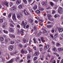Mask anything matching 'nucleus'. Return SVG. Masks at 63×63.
Returning a JSON list of instances; mask_svg holds the SVG:
<instances>
[{
    "mask_svg": "<svg viewBox=\"0 0 63 63\" xmlns=\"http://www.w3.org/2000/svg\"><path fill=\"white\" fill-rule=\"evenodd\" d=\"M21 34L24 35V30L23 29H21L20 31Z\"/></svg>",
    "mask_w": 63,
    "mask_h": 63,
    "instance_id": "4",
    "label": "nucleus"
},
{
    "mask_svg": "<svg viewBox=\"0 0 63 63\" xmlns=\"http://www.w3.org/2000/svg\"><path fill=\"white\" fill-rule=\"evenodd\" d=\"M24 53H27V51L26 50H25L24 51Z\"/></svg>",
    "mask_w": 63,
    "mask_h": 63,
    "instance_id": "56",
    "label": "nucleus"
},
{
    "mask_svg": "<svg viewBox=\"0 0 63 63\" xmlns=\"http://www.w3.org/2000/svg\"><path fill=\"white\" fill-rule=\"evenodd\" d=\"M17 26L18 28H20V26L18 24L17 25Z\"/></svg>",
    "mask_w": 63,
    "mask_h": 63,
    "instance_id": "53",
    "label": "nucleus"
},
{
    "mask_svg": "<svg viewBox=\"0 0 63 63\" xmlns=\"http://www.w3.org/2000/svg\"><path fill=\"white\" fill-rule=\"evenodd\" d=\"M42 5H44L45 6H47V3L45 1H43L42 2Z\"/></svg>",
    "mask_w": 63,
    "mask_h": 63,
    "instance_id": "5",
    "label": "nucleus"
},
{
    "mask_svg": "<svg viewBox=\"0 0 63 63\" xmlns=\"http://www.w3.org/2000/svg\"><path fill=\"white\" fill-rule=\"evenodd\" d=\"M3 22V20L2 19H0V23H2Z\"/></svg>",
    "mask_w": 63,
    "mask_h": 63,
    "instance_id": "49",
    "label": "nucleus"
},
{
    "mask_svg": "<svg viewBox=\"0 0 63 63\" xmlns=\"http://www.w3.org/2000/svg\"><path fill=\"white\" fill-rule=\"evenodd\" d=\"M50 36L52 37V38H53V35H52V34H50Z\"/></svg>",
    "mask_w": 63,
    "mask_h": 63,
    "instance_id": "60",
    "label": "nucleus"
},
{
    "mask_svg": "<svg viewBox=\"0 0 63 63\" xmlns=\"http://www.w3.org/2000/svg\"><path fill=\"white\" fill-rule=\"evenodd\" d=\"M10 25L12 27H13L14 26V25H13L12 24H10Z\"/></svg>",
    "mask_w": 63,
    "mask_h": 63,
    "instance_id": "52",
    "label": "nucleus"
},
{
    "mask_svg": "<svg viewBox=\"0 0 63 63\" xmlns=\"http://www.w3.org/2000/svg\"><path fill=\"white\" fill-rule=\"evenodd\" d=\"M10 44H14L15 43V42H13V41H10Z\"/></svg>",
    "mask_w": 63,
    "mask_h": 63,
    "instance_id": "33",
    "label": "nucleus"
},
{
    "mask_svg": "<svg viewBox=\"0 0 63 63\" xmlns=\"http://www.w3.org/2000/svg\"><path fill=\"white\" fill-rule=\"evenodd\" d=\"M33 40L34 43H36L37 42H36V39L35 38H34Z\"/></svg>",
    "mask_w": 63,
    "mask_h": 63,
    "instance_id": "43",
    "label": "nucleus"
},
{
    "mask_svg": "<svg viewBox=\"0 0 63 63\" xmlns=\"http://www.w3.org/2000/svg\"><path fill=\"white\" fill-rule=\"evenodd\" d=\"M11 9L12 10H16V7L15 6H14L12 7L11 8Z\"/></svg>",
    "mask_w": 63,
    "mask_h": 63,
    "instance_id": "14",
    "label": "nucleus"
},
{
    "mask_svg": "<svg viewBox=\"0 0 63 63\" xmlns=\"http://www.w3.org/2000/svg\"><path fill=\"white\" fill-rule=\"evenodd\" d=\"M18 46L19 47H21V48H22V47H23L22 45L21 44H19L18 45Z\"/></svg>",
    "mask_w": 63,
    "mask_h": 63,
    "instance_id": "19",
    "label": "nucleus"
},
{
    "mask_svg": "<svg viewBox=\"0 0 63 63\" xmlns=\"http://www.w3.org/2000/svg\"><path fill=\"white\" fill-rule=\"evenodd\" d=\"M18 7L19 9H21L22 8V6L21 5H20L18 6Z\"/></svg>",
    "mask_w": 63,
    "mask_h": 63,
    "instance_id": "31",
    "label": "nucleus"
},
{
    "mask_svg": "<svg viewBox=\"0 0 63 63\" xmlns=\"http://www.w3.org/2000/svg\"><path fill=\"white\" fill-rule=\"evenodd\" d=\"M9 58H10V55H8V57L7 59H8L9 60Z\"/></svg>",
    "mask_w": 63,
    "mask_h": 63,
    "instance_id": "61",
    "label": "nucleus"
},
{
    "mask_svg": "<svg viewBox=\"0 0 63 63\" xmlns=\"http://www.w3.org/2000/svg\"><path fill=\"white\" fill-rule=\"evenodd\" d=\"M10 31L11 32H12V33H14L15 32V31L14 30V29L12 28H9Z\"/></svg>",
    "mask_w": 63,
    "mask_h": 63,
    "instance_id": "6",
    "label": "nucleus"
},
{
    "mask_svg": "<svg viewBox=\"0 0 63 63\" xmlns=\"http://www.w3.org/2000/svg\"><path fill=\"white\" fill-rule=\"evenodd\" d=\"M24 14H26V13L27 12V11H26V10H25V9H24Z\"/></svg>",
    "mask_w": 63,
    "mask_h": 63,
    "instance_id": "42",
    "label": "nucleus"
},
{
    "mask_svg": "<svg viewBox=\"0 0 63 63\" xmlns=\"http://www.w3.org/2000/svg\"><path fill=\"white\" fill-rule=\"evenodd\" d=\"M19 59V57H17L16 58L15 60H16H16H18V59Z\"/></svg>",
    "mask_w": 63,
    "mask_h": 63,
    "instance_id": "39",
    "label": "nucleus"
},
{
    "mask_svg": "<svg viewBox=\"0 0 63 63\" xmlns=\"http://www.w3.org/2000/svg\"><path fill=\"white\" fill-rule=\"evenodd\" d=\"M56 44H57L56 45V46L57 47H59V46H60V45L59 43H56Z\"/></svg>",
    "mask_w": 63,
    "mask_h": 63,
    "instance_id": "30",
    "label": "nucleus"
},
{
    "mask_svg": "<svg viewBox=\"0 0 63 63\" xmlns=\"http://www.w3.org/2000/svg\"><path fill=\"white\" fill-rule=\"evenodd\" d=\"M3 31L5 33H6V34H8V31H5V30H3Z\"/></svg>",
    "mask_w": 63,
    "mask_h": 63,
    "instance_id": "28",
    "label": "nucleus"
},
{
    "mask_svg": "<svg viewBox=\"0 0 63 63\" xmlns=\"http://www.w3.org/2000/svg\"><path fill=\"white\" fill-rule=\"evenodd\" d=\"M55 17V18H56V17H57V15L56 14L54 16Z\"/></svg>",
    "mask_w": 63,
    "mask_h": 63,
    "instance_id": "58",
    "label": "nucleus"
},
{
    "mask_svg": "<svg viewBox=\"0 0 63 63\" xmlns=\"http://www.w3.org/2000/svg\"><path fill=\"white\" fill-rule=\"evenodd\" d=\"M5 43H7L8 42V40L6 39H5Z\"/></svg>",
    "mask_w": 63,
    "mask_h": 63,
    "instance_id": "41",
    "label": "nucleus"
},
{
    "mask_svg": "<svg viewBox=\"0 0 63 63\" xmlns=\"http://www.w3.org/2000/svg\"><path fill=\"white\" fill-rule=\"evenodd\" d=\"M4 4L5 5H6V6H7V7H8L9 6V3L8 2H5L4 3Z\"/></svg>",
    "mask_w": 63,
    "mask_h": 63,
    "instance_id": "12",
    "label": "nucleus"
},
{
    "mask_svg": "<svg viewBox=\"0 0 63 63\" xmlns=\"http://www.w3.org/2000/svg\"><path fill=\"white\" fill-rule=\"evenodd\" d=\"M55 31V29L54 28H53L52 29V30L51 31V32L52 33H53L54 32V31Z\"/></svg>",
    "mask_w": 63,
    "mask_h": 63,
    "instance_id": "26",
    "label": "nucleus"
},
{
    "mask_svg": "<svg viewBox=\"0 0 63 63\" xmlns=\"http://www.w3.org/2000/svg\"><path fill=\"white\" fill-rule=\"evenodd\" d=\"M27 24V23L26 22H25L24 23V21H23L21 23V25L22 26L24 25H26Z\"/></svg>",
    "mask_w": 63,
    "mask_h": 63,
    "instance_id": "7",
    "label": "nucleus"
},
{
    "mask_svg": "<svg viewBox=\"0 0 63 63\" xmlns=\"http://www.w3.org/2000/svg\"><path fill=\"white\" fill-rule=\"evenodd\" d=\"M30 55H29L27 57V59H30Z\"/></svg>",
    "mask_w": 63,
    "mask_h": 63,
    "instance_id": "45",
    "label": "nucleus"
},
{
    "mask_svg": "<svg viewBox=\"0 0 63 63\" xmlns=\"http://www.w3.org/2000/svg\"><path fill=\"white\" fill-rule=\"evenodd\" d=\"M26 28L28 29L29 27V25H27L26 26Z\"/></svg>",
    "mask_w": 63,
    "mask_h": 63,
    "instance_id": "37",
    "label": "nucleus"
},
{
    "mask_svg": "<svg viewBox=\"0 0 63 63\" xmlns=\"http://www.w3.org/2000/svg\"><path fill=\"white\" fill-rule=\"evenodd\" d=\"M42 30L44 31L42 32V33L43 34H44L45 33H47V31H46V30L45 29H44L42 28Z\"/></svg>",
    "mask_w": 63,
    "mask_h": 63,
    "instance_id": "9",
    "label": "nucleus"
},
{
    "mask_svg": "<svg viewBox=\"0 0 63 63\" xmlns=\"http://www.w3.org/2000/svg\"><path fill=\"white\" fill-rule=\"evenodd\" d=\"M52 63H56V62H55V60H54L53 62Z\"/></svg>",
    "mask_w": 63,
    "mask_h": 63,
    "instance_id": "64",
    "label": "nucleus"
},
{
    "mask_svg": "<svg viewBox=\"0 0 63 63\" xmlns=\"http://www.w3.org/2000/svg\"><path fill=\"white\" fill-rule=\"evenodd\" d=\"M44 37H42L41 38V40L42 41H43V40H44Z\"/></svg>",
    "mask_w": 63,
    "mask_h": 63,
    "instance_id": "57",
    "label": "nucleus"
},
{
    "mask_svg": "<svg viewBox=\"0 0 63 63\" xmlns=\"http://www.w3.org/2000/svg\"><path fill=\"white\" fill-rule=\"evenodd\" d=\"M13 48H14V47L12 45L10 46V47L9 48V50L10 51H12L13 49Z\"/></svg>",
    "mask_w": 63,
    "mask_h": 63,
    "instance_id": "2",
    "label": "nucleus"
},
{
    "mask_svg": "<svg viewBox=\"0 0 63 63\" xmlns=\"http://www.w3.org/2000/svg\"><path fill=\"white\" fill-rule=\"evenodd\" d=\"M58 10H59L62 11V8L61 7H59L58 8Z\"/></svg>",
    "mask_w": 63,
    "mask_h": 63,
    "instance_id": "34",
    "label": "nucleus"
},
{
    "mask_svg": "<svg viewBox=\"0 0 63 63\" xmlns=\"http://www.w3.org/2000/svg\"><path fill=\"white\" fill-rule=\"evenodd\" d=\"M37 5H35L34 6V7L33 8V9L34 10H36L37 9Z\"/></svg>",
    "mask_w": 63,
    "mask_h": 63,
    "instance_id": "15",
    "label": "nucleus"
},
{
    "mask_svg": "<svg viewBox=\"0 0 63 63\" xmlns=\"http://www.w3.org/2000/svg\"><path fill=\"white\" fill-rule=\"evenodd\" d=\"M0 39L2 41H4V37L2 36L0 37Z\"/></svg>",
    "mask_w": 63,
    "mask_h": 63,
    "instance_id": "27",
    "label": "nucleus"
},
{
    "mask_svg": "<svg viewBox=\"0 0 63 63\" xmlns=\"http://www.w3.org/2000/svg\"><path fill=\"white\" fill-rule=\"evenodd\" d=\"M35 55H39V54L38 52H35L34 53Z\"/></svg>",
    "mask_w": 63,
    "mask_h": 63,
    "instance_id": "18",
    "label": "nucleus"
},
{
    "mask_svg": "<svg viewBox=\"0 0 63 63\" xmlns=\"http://www.w3.org/2000/svg\"><path fill=\"white\" fill-rule=\"evenodd\" d=\"M58 50L59 51H62L63 50V48H59L58 49Z\"/></svg>",
    "mask_w": 63,
    "mask_h": 63,
    "instance_id": "22",
    "label": "nucleus"
},
{
    "mask_svg": "<svg viewBox=\"0 0 63 63\" xmlns=\"http://www.w3.org/2000/svg\"><path fill=\"white\" fill-rule=\"evenodd\" d=\"M25 14V15H28L29 13L27 12L26 14Z\"/></svg>",
    "mask_w": 63,
    "mask_h": 63,
    "instance_id": "54",
    "label": "nucleus"
},
{
    "mask_svg": "<svg viewBox=\"0 0 63 63\" xmlns=\"http://www.w3.org/2000/svg\"><path fill=\"white\" fill-rule=\"evenodd\" d=\"M52 14H54V13H56V11H55V10H53L52 11Z\"/></svg>",
    "mask_w": 63,
    "mask_h": 63,
    "instance_id": "36",
    "label": "nucleus"
},
{
    "mask_svg": "<svg viewBox=\"0 0 63 63\" xmlns=\"http://www.w3.org/2000/svg\"><path fill=\"white\" fill-rule=\"evenodd\" d=\"M17 52H15L14 53H10V55H14V54H16Z\"/></svg>",
    "mask_w": 63,
    "mask_h": 63,
    "instance_id": "24",
    "label": "nucleus"
},
{
    "mask_svg": "<svg viewBox=\"0 0 63 63\" xmlns=\"http://www.w3.org/2000/svg\"><path fill=\"white\" fill-rule=\"evenodd\" d=\"M63 30V29L62 28H59L58 31L59 32H62Z\"/></svg>",
    "mask_w": 63,
    "mask_h": 63,
    "instance_id": "11",
    "label": "nucleus"
},
{
    "mask_svg": "<svg viewBox=\"0 0 63 63\" xmlns=\"http://www.w3.org/2000/svg\"><path fill=\"white\" fill-rule=\"evenodd\" d=\"M12 36L13 37V38H15V35L14 34H12Z\"/></svg>",
    "mask_w": 63,
    "mask_h": 63,
    "instance_id": "48",
    "label": "nucleus"
},
{
    "mask_svg": "<svg viewBox=\"0 0 63 63\" xmlns=\"http://www.w3.org/2000/svg\"><path fill=\"white\" fill-rule=\"evenodd\" d=\"M50 4L52 6H53L54 5V3L51 2H50Z\"/></svg>",
    "mask_w": 63,
    "mask_h": 63,
    "instance_id": "16",
    "label": "nucleus"
},
{
    "mask_svg": "<svg viewBox=\"0 0 63 63\" xmlns=\"http://www.w3.org/2000/svg\"><path fill=\"white\" fill-rule=\"evenodd\" d=\"M49 47V45H48L46 46H45L44 47V49H47V48H48Z\"/></svg>",
    "mask_w": 63,
    "mask_h": 63,
    "instance_id": "3",
    "label": "nucleus"
},
{
    "mask_svg": "<svg viewBox=\"0 0 63 63\" xmlns=\"http://www.w3.org/2000/svg\"><path fill=\"white\" fill-rule=\"evenodd\" d=\"M17 17L18 18H20V17H21V16L20 15L18 14L17 15Z\"/></svg>",
    "mask_w": 63,
    "mask_h": 63,
    "instance_id": "21",
    "label": "nucleus"
},
{
    "mask_svg": "<svg viewBox=\"0 0 63 63\" xmlns=\"http://www.w3.org/2000/svg\"><path fill=\"white\" fill-rule=\"evenodd\" d=\"M40 51H42V50H43V49H42V48H40Z\"/></svg>",
    "mask_w": 63,
    "mask_h": 63,
    "instance_id": "63",
    "label": "nucleus"
},
{
    "mask_svg": "<svg viewBox=\"0 0 63 63\" xmlns=\"http://www.w3.org/2000/svg\"><path fill=\"white\" fill-rule=\"evenodd\" d=\"M58 12L59 14H61L62 13V12H61V10H58Z\"/></svg>",
    "mask_w": 63,
    "mask_h": 63,
    "instance_id": "47",
    "label": "nucleus"
},
{
    "mask_svg": "<svg viewBox=\"0 0 63 63\" xmlns=\"http://www.w3.org/2000/svg\"><path fill=\"white\" fill-rule=\"evenodd\" d=\"M37 59V57H35L33 59V60H34V61H35Z\"/></svg>",
    "mask_w": 63,
    "mask_h": 63,
    "instance_id": "38",
    "label": "nucleus"
},
{
    "mask_svg": "<svg viewBox=\"0 0 63 63\" xmlns=\"http://www.w3.org/2000/svg\"><path fill=\"white\" fill-rule=\"evenodd\" d=\"M41 11H43L44 10V9H43V8H40L39 9Z\"/></svg>",
    "mask_w": 63,
    "mask_h": 63,
    "instance_id": "51",
    "label": "nucleus"
},
{
    "mask_svg": "<svg viewBox=\"0 0 63 63\" xmlns=\"http://www.w3.org/2000/svg\"><path fill=\"white\" fill-rule=\"evenodd\" d=\"M29 21L30 23H32L33 22V20L31 19H29Z\"/></svg>",
    "mask_w": 63,
    "mask_h": 63,
    "instance_id": "13",
    "label": "nucleus"
},
{
    "mask_svg": "<svg viewBox=\"0 0 63 63\" xmlns=\"http://www.w3.org/2000/svg\"><path fill=\"white\" fill-rule=\"evenodd\" d=\"M23 1L24 2V3H25V4H27V1H26V0H23Z\"/></svg>",
    "mask_w": 63,
    "mask_h": 63,
    "instance_id": "40",
    "label": "nucleus"
},
{
    "mask_svg": "<svg viewBox=\"0 0 63 63\" xmlns=\"http://www.w3.org/2000/svg\"><path fill=\"white\" fill-rule=\"evenodd\" d=\"M12 14L11 13H9L8 16V17L9 18L11 17V16H12Z\"/></svg>",
    "mask_w": 63,
    "mask_h": 63,
    "instance_id": "32",
    "label": "nucleus"
},
{
    "mask_svg": "<svg viewBox=\"0 0 63 63\" xmlns=\"http://www.w3.org/2000/svg\"><path fill=\"white\" fill-rule=\"evenodd\" d=\"M21 53H24V51H23V49H22V50H21Z\"/></svg>",
    "mask_w": 63,
    "mask_h": 63,
    "instance_id": "50",
    "label": "nucleus"
},
{
    "mask_svg": "<svg viewBox=\"0 0 63 63\" xmlns=\"http://www.w3.org/2000/svg\"><path fill=\"white\" fill-rule=\"evenodd\" d=\"M53 50L54 51H57V50L56 49V48L55 47H54L53 49Z\"/></svg>",
    "mask_w": 63,
    "mask_h": 63,
    "instance_id": "20",
    "label": "nucleus"
},
{
    "mask_svg": "<svg viewBox=\"0 0 63 63\" xmlns=\"http://www.w3.org/2000/svg\"><path fill=\"white\" fill-rule=\"evenodd\" d=\"M47 16H48V17H51V15L49 14H47Z\"/></svg>",
    "mask_w": 63,
    "mask_h": 63,
    "instance_id": "44",
    "label": "nucleus"
},
{
    "mask_svg": "<svg viewBox=\"0 0 63 63\" xmlns=\"http://www.w3.org/2000/svg\"><path fill=\"white\" fill-rule=\"evenodd\" d=\"M21 2V0H17L16 2V3L18 5V4H19Z\"/></svg>",
    "mask_w": 63,
    "mask_h": 63,
    "instance_id": "8",
    "label": "nucleus"
},
{
    "mask_svg": "<svg viewBox=\"0 0 63 63\" xmlns=\"http://www.w3.org/2000/svg\"><path fill=\"white\" fill-rule=\"evenodd\" d=\"M9 5H10V7H11V6H12V5H13V3L12 2H11L10 3Z\"/></svg>",
    "mask_w": 63,
    "mask_h": 63,
    "instance_id": "46",
    "label": "nucleus"
},
{
    "mask_svg": "<svg viewBox=\"0 0 63 63\" xmlns=\"http://www.w3.org/2000/svg\"><path fill=\"white\" fill-rule=\"evenodd\" d=\"M22 40L24 43H26V39H25L24 38H23L22 39Z\"/></svg>",
    "mask_w": 63,
    "mask_h": 63,
    "instance_id": "23",
    "label": "nucleus"
},
{
    "mask_svg": "<svg viewBox=\"0 0 63 63\" xmlns=\"http://www.w3.org/2000/svg\"><path fill=\"white\" fill-rule=\"evenodd\" d=\"M38 21H39L40 22V23H42V22H43V20L42 19H39Z\"/></svg>",
    "mask_w": 63,
    "mask_h": 63,
    "instance_id": "29",
    "label": "nucleus"
},
{
    "mask_svg": "<svg viewBox=\"0 0 63 63\" xmlns=\"http://www.w3.org/2000/svg\"><path fill=\"white\" fill-rule=\"evenodd\" d=\"M54 37L55 38H56L57 37V34H55L54 35Z\"/></svg>",
    "mask_w": 63,
    "mask_h": 63,
    "instance_id": "55",
    "label": "nucleus"
},
{
    "mask_svg": "<svg viewBox=\"0 0 63 63\" xmlns=\"http://www.w3.org/2000/svg\"><path fill=\"white\" fill-rule=\"evenodd\" d=\"M12 18L13 20L17 21V19L16 18V16L15 14H14L12 15Z\"/></svg>",
    "mask_w": 63,
    "mask_h": 63,
    "instance_id": "1",
    "label": "nucleus"
},
{
    "mask_svg": "<svg viewBox=\"0 0 63 63\" xmlns=\"http://www.w3.org/2000/svg\"><path fill=\"white\" fill-rule=\"evenodd\" d=\"M34 30L35 31H36L37 30V28H36V27L35 26H34Z\"/></svg>",
    "mask_w": 63,
    "mask_h": 63,
    "instance_id": "35",
    "label": "nucleus"
},
{
    "mask_svg": "<svg viewBox=\"0 0 63 63\" xmlns=\"http://www.w3.org/2000/svg\"><path fill=\"white\" fill-rule=\"evenodd\" d=\"M35 22L36 23H38V21L36 20L35 21Z\"/></svg>",
    "mask_w": 63,
    "mask_h": 63,
    "instance_id": "62",
    "label": "nucleus"
},
{
    "mask_svg": "<svg viewBox=\"0 0 63 63\" xmlns=\"http://www.w3.org/2000/svg\"><path fill=\"white\" fill-rule=\"evenodd\" d=\"M53 26L52 25H47V27L48 28H50V27H51Z\"/></svg>",
    "mask_w": 63,
    "mask_h": 63,
    "instance_id": "17",
    "label": "nucleus"
},
{
    "mask_svg": "<svg viewBox=\"0 0 63 63\" xmlns=\"http://www.w3.org/2000/svg\"><path fill=\"white\" fill-rule=\"evenodd\" d=\"M14 59H12L10 61H9L7 62L8 63H12L13 62V61H14Z\"/></svg>",
    "mask_w": 63,
    "mask_h": 63,
    "instance_id": "10",
    "label": "nucleus"
},
{
    "mask_svg": "<svg viewBox=\"0 0 63 63\" xmlns=\"http://www.w3.org/2000/svg\"><path fill=\"white\" fill-rule=\"evenodd\" d=\"M50 8V7L48 6L46 8V9H49Z\"/></svg>",
    "mask_w": 63,
    "mask_h": 63,
    "instance_id": "59",
    "label": "nucleus"
},
{
    "mask_svg": "<svg viewBox=\"0 0 63 63\" xmlns=\"http://www.w3.org/2000/svg\"><path fill=\"white\" fill-rule=\"evenodd\" d=\"M36 13H37L38 14H40V13H41V12L40 11H39L38 10H37L36 11Z\"/></svg>",
    "mask_w": 63,
    "mask_h": 63,
    "instance_id": "25",
    "label": "nucleus"
}]
</instances>
